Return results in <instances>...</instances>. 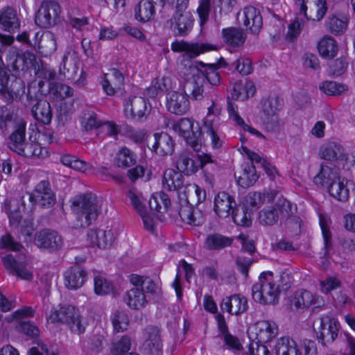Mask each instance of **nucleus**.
I'll return each mask as SVG.
<instances>
[{
  "mask_svg": "<svg viewBox=\"0 0 355 355\" xmlns=\"http://www.w3.org/2000/svg\"><path fill=\"white\" fill-rule=\"evenodd\" d=\"M79 313L78 309L71 305L64 306L59 310L52 311L49 316L51 322H61L68 324Z\"/></svg>",
  "mask_w": 355,
  "mask_h": 355,
  "instance_id": "obj_32",
  "label": "nucleus"
},
{
  "mask_svg": "<svg viewBox=\"0 0 355 355\" xmlns=\"http://www.w3.org/2000/svg\"><path fill=\"white\" fill-rule=\"evenodd\" d=\"M96 201L95 196L91 193L80 195L73 199L72 207L80 222V227L89 226L96 220L100 211Z\"/></svg>",
  "mask_w": 355,
  "mask_h": 355,
  "instance_id": "obj_4",
  "label": "nucleus"
},
{
  "mask_svg": "<svg viewBox=\"0 0 355 355\" xmlns=\"http://www.w3.org/2000/svg\"><path fill=\"white\" fill-rule=\"evenodd\" d=\"M295 4L299 7L301 14L307 19L320 21L327 11L326 0H314L313 7L311 8L309 14L307 13V0H295Z\"/></svg>",
  "mask_w": 355,
  "mask_h": 355,
  "instance_id": "obj_20",
  "label": "nucleus"
},
{
  "mask_svg": "<svg viewBox=\"0 0 355 355\" xmlns=\"http://www.w3.org/2000/svg\"><path fill=\"white\" fill-rule=\"evenodd\" d=\"M166 106L170 112L183 115L189 110L190 102L185 92L172 91L166 94Z\"/></svg>",
  "mask_w": 355,
  "mask_h": 355,
  "instance_id": "obj_14",
  "label": "nucleus"
},
{
  "mask_svg": "<svg viewBox=\"0 0 355 355\" xmlns=\"http://www.w3.org/2000/svg\"><path fill=\"white\" fill-rule=\"evenodd\" d=\"M12 131L9 137L8 147L16 153L26 141V126L25 120L16 116L12 122Z\"/></svg>",
  "mask_w": 355,
  "mask_h": 355,
  "instance_id": "obj_16",
  "label": "nucleus"
},
{
  "mask_svg": "<svg viewBox=\"0 0 355 355\" xmlns=\"http://www.w3.org/2000/svg\"><path fill=\"white\" fill-rule=\"evenodd\" d=\"M25 93V84L20 79L12 82L10 86L7 85V89L3 92L4 96L8 101H19Z\"/></svg>",
  "mask_w": 355,
  "mask_h": 355,
  "instance_id": "obj_49",
  "label": "nucleus"
},
{
  "mask_svg": "<svg viewBox=\"0 0 355 355\" xmlns=\"http://www.w3.org/2000/svg\"><path fill=\"white\" fill-rule=\"evenodd\" d=\"M193 19L189 12H175L173 17L166 21V27L170 28L175 35L185 36L193 26Z\"/></svg>",
  "mask_w": 355,
  "mask_h": 355,
  "instance_id": "obj_13",
  "label": "nucleus"
},
{
  "mask_svg": "<svg viewBox=\"0 0 355 355\" xmlns=\"http://www.w3.org/2000/svg\"><path fill=\"white\" fill-rule=\"evenodd\" d=\"M234 239L220 234H208L205 240L204 248L208 250H220L232 245Z\"/></svg>",
  "mask_w": 355,
  "mask_h": 355,
  "instance_id": "obj_35",
  "label": "nucleus"
},
{
  "mask_svg": "<svg viewBox=\"0 0 355 355\" xmlns=\"http://www.w3.org/2000/svg\"><path fill=\"white\" fill-rule=\"evenodd\" d=\"M262 125L268 132H277L280 128L278 114L261 115Z\"/></svg>",
  "mask_w": 355,
  "mask_h": 355,
  "instance_id": "obj_62",
  "label": "nucleus"
},
{
  "mask_svg": "<svg viewBox=\"0 0 355 355\" xmlns=\"http://www.w3.org/2000/svg\"><path fill=\"white\" fill-rule=\"evenodd\" d=\"M247 299L239 294L232 295L223 298L220 308L232 315H239L248 309Z\"/></svg>",
  "mask_w": 355,
  "mask_h": 355,
  "instance_id": "obj_24",
  "label": "nucleus"
},
{
  "mask_svg": "<svg viewBox=\"0 0 355 355\" xmlns=\"http://www.w3.org/2000/svg\"><path fill=\"white\" fill-rule=\"evenodd\" d=\"M129 323L128 315L123 311H116L112 318L114 329L116 332L125 330Z\"/></svg>",
  "mask_w": 355,
  "mask_h": 355,
  "instance_id": "obj_64",
  "label": "nucleus"
},
{
  "mask_svg": "<svg viewBox=\"0 0 355 355\" xmlns=\"http://www.w3.org/2000/svg\"><path fill=\"white\" fill-rule=\"evenodd\" d=\"M231 215L233 221L238 225L249 227L252 224L251 214L244 207H235Z\"/></svg>",
  "mask_w": 355,
  "mask_h": 355,
  "instance_id": "obj_56",
  "label": "nucleus"
},
{
  "mask_svg": "<svg viewBox=\"0 0 355 355\" xmlns=\"http://www.w3.org/2000/svg\"><path fill=\"white\" fill-rule=\"evenodd\" d=\"M35 245L40 250L53 252L62 245V239L55 231L44 229L35 234L33 238Z\"/></svg>",
  "mask_w": 355,
  "mask_h": 355,
  "instance_id": "obj_11",
  "label": "nucleus"
},
{
  "mask_svg": "<svg viewBox=\"0 0 355 355\" xmlns=\"http://www.w3.org/2000/svg\"><path fill=\"white\" fill-rule=\"evenodd\" d=\"M148 202L150 209L158 212L166 211L171 205L168 196L163 191L153 194Z\"/></svg>",
  "mask_w": 355,
  "mask_h": 355,
  "instance_id": "obj_48",
  "label": "nucleus"
},
{
  "mask_svg": "<svg viewBox=\"0 0 355 355\" xmlns=\"http://www.w3.org/2000/svg\"><path fill=\"white\" fill-rule=\"evenodd\" d=\"M101 121L97 119V115L93 111H87L83 114L81 125L84 130L88 131L93 129L98 130Z\"/></svg>",
  "mask_w": 355,
  "mask_h": 355,
  "instance_id": "obj_61",
  "label": "nucleus"
},
{
  "mask_svg": "<svg viewBox=\"0 0 355 355\" xmlns=\"http://www.w3.org/2000/svg\"><path fill=\"white\" fill-rule=\"evenodd\" d=\"M16 153L26 157H44L47 155V150L45 148L41 146L37 142L34 141H26L22 146L19 148Z\"/></svg>",
  "mask_w": 355,
  "mask_h": 355,
  "instance_id": "obj_46",
  "label": "nucleus"
},
{
  "mask_svg": "<svg viewBox=\"0 0 355 355\" xmlns=\"http://www.w3.org/2000/svg\"><path fill=\"white\" fill-rule=\"evenodd\" d=\"M171 49L173 52L182 53L179 57L180 64L186 71L184 75H194L196 72H201L202 78H206L212 85L220 84V75L216 70V64H207L200 61L197 66L193 64L192 60L205 52L216 50L217 47L208 43L189 42L185 40H175L171 43Z\"/></svg>",
  "mask_w": 355,
  "mask_h": 355,
  "instance_id": "obj_1",
  "label": "nucleus"
},
{
  "mask_svg": "<svg viewBox=\"0 0 355 355\" xmlns=\"http://www.w3.org/2000/svg\"><path fill=\"white\" fill-rule=\"evenodd\" d=\"M222 35L225 43L232 47L242 46L246 40L245 32L241 28L236 27L223 28Z\"/></svg>",
  "mask_w": 355,
  "mask_h": 355,
  "instance_id": "obj_34",
  "label": "nucleus"
},
{
  "mask_svg": "<svg viewBox=\"0 0 355 355\" xmlns=\"http://www.w3.org/2000/svg\"><path fill=\"white\" fill-rule=\"evenodd\" d=\"M279 218V213L274 206L263 209L259 214V221L263 225H273L278 222Z\"/></svg>",
  "mask_w": 355,
  "mask_h": 355,
  "instance_id": "obj_53",
  "label": "nucleus"
},
{
  "mask_svg": "<svg viewBox=\"0 0 355 355\" xmlns=\"http://www.w3.org/2000/svg\"><path fill=\"white\" fill-rule=\"evenodd\" d=\"M172 130L182 137L188 145L199 152L202 147V131L197 122L190 118H181L171 125Z\"/></svg>",
  "mask_w": 355,
  "mask_h": 355,
  "instance_id": "obj_5",
  "label": "nucleus"
},
{
  "mask_svg": "<svg viewBox=\"0 0 355 355\" xmlns=\"http://www.w3.org/2000/svg\"><path fill=\"white\" fill-rule=\"evenodd\" d=\"M347 24L345 20L341 19L335 15L329 17L326 21L327 29L333 34L343 33L347 28Z\"/></svg>",
  "mask_w": 355,
  "mask_h": 355,
  "instance_id": "obj_59",
  "label": "nucleus"
},
{
  "mask_svg": "<svg viewBox=\"0 0 355 355\" xmlns=\"http://www.w3.org/2000/svg\"><path fill=\"white\" fill-rule=\"evenodd\" d=\"M3 209L9 218L12 225H19L21 223V216L19 211L18 200L15 198H6L3 202Z\"/></svg>",
  "mask_w": 355,
  "mask_h": 355,
  "instance_id": "obj_47",
  "label": "nucleus"
},
{
  "mask_svg": "<svg viewBox=\"0 0 355 355\" xmlns=\"http://www.w3.org/2000/svg\"><path fill=\"white\" fill-rule=\"evenodd\" d=\"M60 162L64 165L81 172L94 169L93 166L89 163L71 155H62L60 157Z\"/></svg>",
  "mask_w": 355,
  "mask_h": 355,
  "instance_id": "obj_50",
  "label": "nucleus"
},
{
  "mask_svg": "<svg viewBox=\"0 0 355 355\" xmlns=\"http://www.w3.org/2000/svg\"><path fill=\"white\" fill-rule=\"evenodd\" d=\"M31 113L36 121L44 125L49 124L53 116L50 103L44 99L34 104Z\"/></svg>",
  "mask_w": 355,
  "mask_h": 355,
  "instance_id": "obj_33",
  "label": "nucleus"
},
{
  "mask_svg": "<svg viewBox=\"0 0 355 355\" xmlns=\"http://www.w3.org/2000/svg\"><path fill=\"white\" fill-rule=\"evenodd\" d=\"M35 59V55L30 51L22 52L14 46L8 51L6 61L7 67L17 76L20 71H24L28 64L32 63Z\"/></svg>",
  "mask_w": 355,
  "mask_h": 355,
  "instance_id": "obj_7",
  "label": "nucleus"
},
{
  "mask_svg": "<svg viewBox=\"0 0 355 355\" xmlns=\"http://www.w3.org/2000/svg\"><path fill=\"white\" fill-rule=\"evenodd\" d=\"M153 137L154 141L152 144V150L160 155H167L173 153L175 144L168 134L155 133Z\"/></svg>",
  "mask_w": 355,
  "mask_h": 355,
  "instance_id": "obj_29",
  "label": "nucleus"
},
{
  "mask_svg": "<svg viewBox=\"0 0 355 355\" xmlns=\"http://www.w3.org/2000/svg\"><path fill=\"white\" fill-rule=\"evenodd\" d=\"M256 87L254 83L246 79L234 83L232 87V97L242 101L247 100L254 95Z\"/></svg>",
  "mask_w": 355,
  "mask_h": 355,
  "instance_id": "obj_31",
  "label": "nucleus"
},
{
  "mask_svg": "<svg viewBox=\"0 0 355 355\" xmlns=\"http://www.w3.org/2000/svg\"><path fill=\"white\" fill-rule=\"evenodd\" d=\"M136 162L133 153L126 147L122 148L116 154L115 163L119 167H129Z\"/></svg>",
  "mask_w": 355,
  "mask_h": 355,
  "instance_id": "obj_57",
  "label": "nucleus"
},
{
  "mask_svg": "<svg viewBox=\"0 0 355 355\" xmlns=\"http://www.w3.org/2000/svg\"><path fill=\"white\" fill-rule=\"evenodd\" d=\"M293 303L297 308L304 309L311 305L320 304V297L310 291L302 290L295 292Z\"/></svg>",
  "mask_w": 355,
  "mask_h": 355,
  "instance_id": "obj_42",
  "label": "nucleus"
},
{
  "mask_svg": "<svg viewBox=\"0 0 355 355\" xmlns=\"http://www.w3.org/2000/svg\"><path fill=\"white\" fill-rule=\"evenodd\" d=\"M349 182L340 176L331 184L329 185L328 191L333 198L340 202L348 200L350 193Z\"/></svg>",
  "mask_w": 355,
  "mask_h": 355,
  "instance_id": "obj_30",
  "label": "nucleus"
},
{
  "mask_svg": "<svg viewBox=\"0 0 355 355\" xmlns=\"http://www.w3.org/2000/svg\"><path fill=\"white\" fill-rule=\"evenodd\" d=\"M129 281L134 286H139L144 293L155 294L158 289L155 282L148 277L132 274L129 276Z\"/></svg>",
  "mask_w": 355,
  "mask_h": 355,
  "instance_id": "obj_45",
  "label": "nucleus"
},
{
  "mask_svg": "<svg viewBox=\"0 0 355 355\" xmlns=\"http://www.w3.org/2000/svg\"><path fill=\"white\" fill-rule=\"evenodd\" d=\"M235 207L234 198L225 191L219 192L214 198V211L220 218L230 216Z\"/></svg>",
  "mask_w": 355,
  "mask_h": 355,
  "instance_id": "obj_23",
  "label": "nucleus"
},
{
  "mask_svg": "<svg viewBox=\"0 0 355 355\" xmlns=\"http://www.w3.org/2000/svg\"><path fill=\"white\" fill-rule=\"evenodd\" d=\"M258 178L254 166L247 164L243 168L242 175L238 179V183L243 187H249L257 182Z\"/></svg>",
  "mask_w": 355,
  "mask_h": 355,
  "instance_id": "obj_51",
  "label": "nucleus"
},
{
  "mask_svg": "<svg viewBox=\"0 0 355 355\" xmlns=\"http://www.w3.org/2000/svg\"><path fill=\"white\" fill-rule=\"evenodd\" d=\"M275 350L276 355H302L296 342L286 336L277 339Z\"/></svg>",
  "mask_w": 355,
  "mask_h": 355,
  "instance_id": "obj_37",
  "label": "nucleus"
},
{
  "mask_svg": "<svg viewBox=\"0 0 355 355\" xmlns=\"http://www.w3.org/2000/svg\"><path fill=\"white\" fill-rule=\"evenodd\" d=\"M61 13L59 3L54 1H43L35 18V24L44 28L56 24Z\"/></svg>",
  "mask_w": 355,
  "mask_h": 355,
  "instance_id": "obj_6",
  "label": "nucleus"
},
{
  "mask_svg": "<svg viewBox=\"0 0 355 355\" xmlns=\"http://www.w3.org/2000/svg\"><path fill=\"white\" fill-rule=\"evenodd\" d=\"M279 293V286L275 283L272 272L261 273L259 281L252 288L254 300L263 304L275 303L277 300Z\"/></svg>",
  "mask_w": 355,
  "mask_h": 355,
  "instance_id": "obj_3",
  "label": "nucleus"
},
{
  "mask_svg": "<svg viewBox=\"0 0 355 355\" xmlns=\"http://www.w3.org/2000/svg\"><path fill=\"white\" fill-rule=\"evenodd\" d=\"M339 177L338 169L331 166L322 164L320 171L314 177V182L317 185L327 186L329 187L331 182H334Z\"/></svg>",
  "mask_w": 355,
  "mask_h": 355,
  "instance_id": "obj_36",
  "label": "nucleus"
},
{
  "mask_svg": "<svg viewBox=\"0 0 355 355\" xmlns=\"http://www.w3.org/2000/svg\"><path fill=\"white\" fill-rule=\"evenodd\" d=\"M78 59L74 53L66 51L62 57L60 67V76L71 80L74 79L78 72Z\"/></svg>",
  "mask_w": 355,
  "mask_h": 355,
  "instance_id": "obj_27",
  "label": "nucleus"
},
{
  "mask_svg": "<svg viewBox=\"0 0 355 355\" xmlns=\"http://www.w3.org/2000/svg\"><path fill=\"white\" fill-rule=\"evenodd\" d=\"M340 324L338 321L329 315H324L320 318L318 338L323 345L333 343L338 337Z\"/></svg>",
  "mask_w": 355,
  "mask_h": 355,
  "instance_id": "obj_10",
  "label": "nucleus"
},
{
  "mask_svg": "<svg viewBox=\"0 0 355 355\" xmlns=\"http://www.w3.org/2000/svg\"><path fill=\"white\" fill-rule=\"evenodd\" d=\"M184 194L186 199L184 205H181L179 209V216L181 219L187 223L198 226L204 222L203 214L201 211L195 209L189 202V196H196L197 203L203 202L206 198V192L203 189L195 184H187L185 185Z\"/></svg>",
  "mask_w": 355,
  "mask_h": 355,
  "instance_id": "obj_2",
  "label": "nucleus"
},
{
  "mask_svg": "<svg viewBox=\"0 0 355 355\" xmlns=\"http://www.w3.org/2000/svg\"><path fill=\"white\" fill-rule=\"evenodd\" d=\"M3 260L5 268L12 275L25 280H31L33 279L32 272L27 269L26 265L21 260V257L17 259L10 254L6 255Z\"/></svg>",
  "mask_w": 355,
  "mask_h": 355,
  "instance_id": "obj_18",
  "label": "nucleus"
},
{
  "mask_svg": "<svg viewBox=\"0 0 355 355\" xmlns=\"http://www.w3.org/2000/svg\"><path fill=\"white\" fill-rule=\"evenodd\" d=\"M101 85L103 91L107 95L112 96L122 89L124 85V76L119 70L112 68L105 73Z\"/></svg>",
  "mask_w": 355,
  "mask_h": 355,
  "instance_id": "obj_17",
  "label": "nucleus"
},
{
  "mask_svg": "<svg viewBox=\"0 0 355 355\" xmlns=\"http://www.w3.org/2000/svg\"><path fill=\"white\" fill-rule=\"evenodd\" d=\"M20 21L16 10L6 7L0 10V28L10 33L19 28Z\"/></svg>",
  "mask_w": 355,
  "mask_h": 355,
  "instance_id": "obj_26",
  "label": "nucleus"
},
{
  "mask_svg": "<svg viewBox=\"0 0 355 355\" xmlns=\"http://www.w3.org/2000/svg\"><path fill=\"white\" fill-rule=\"evenodd\" d=\"M150 111L147 99L141 96H131L124 101V112L128 117L141 119Z\"/></svg>",
  "mask_w": 355,
  "mask_h": 355,
  "instance_id": "obj_12",
  "label": "nucleus"
},
{
  "mask_svg": "<svg viewBox=\"0 0 355 355\" xmlns=\"http://www.w3.org/2000/svg\"><path fill=\"white\" fill-rule=\"evenodd\" d=\"M94 292L98 295H105L113 291V285L102 274H98L94 277Z\"/></svg>",
  "mask_w": 355,
  "mask_h": 355,
  "instance_id": "obj_54",
  "label": "nucleus"
},
{
  "mask_svg": "<svg viewBox=\"0 0 355 355\" xmlns=\"http://www.w3.org/2000/svg\"><path fill=\"white\" fill-rule=\"evenodd\" d=\"M40 53L46 57L53 53L57 49L56 37L53 33L47 31L42 36L38 44Z\"/></svg>",
  "mask_w": 355,
  "mask_h": 355,
  "instance_id": "obj_44",
  "label": "nucleus"
},
{
  "mask_svg": "<svg viewBox=\"0 0 355 355\" xmlns=\"http://www.w3.org/2000/svg\"><path fill=\"white\" fill-rule=\"evenodd\" d=\"M319 155L326 160H336L343 156L344 148L338 143L329 141L320 147Z\"/></svg>",
  "mask_w": 355,
  "mask_h": 355,
  "instance_id": "obj_39",
  "label": "nucleus"
},
{
  "mask_svg": "<svg viewBox=\"0 0 355 355\" xmlns=\"http://www.w3.org/2000/svg\"><path fill=\"white\" fill-rule=\"evenodd\" d=\"M50 94L59 100H62L68 97H71L73 94V89L69 86L56 83L50 87Z\"/></svg>",
  "mask_w": 355,
  "mask_h": 355,
  "instance_id": "obj_58",
  "label": "nucleus"
},
{
  "mask_svg": "<svg viewBox=\"0 0 355 355\" xmlns=\"http://www.w3.org/2000/svg\"><path fill=\"white\" fill-rule=\"evenodd\" d=\"M130 338L126 336H123L121 340L113 343L111 351V355H124L128 354L130 349Z\"/></svg>",
  "mask_w": 355,
  "mask_h": 355,
  "instance_id": "obj_63",
  "label": "nucleus"
},
{
  "mask_svg": "<svg viewBox=\"0 0 355 355\" xmlns=\"http://www.w3.org/2000/svg\"><path fill=\"white\" fill-rule=\"evenodd\" d=\"M176 168L179 172L187 175L195 173L198 170L192 158V154L189 152H182L179 154L176 161Z\"/></svg>",
  "mask_w": 355,
  "mask_h": 355,
  "instance_id": "obj_40",
  "label": "nucleus"
},
{
  "mask_svg": "<svg viewBox=\"0 0 355 355\" xmlns=\"http://www.w3.org/2000/svg\"><path fill=\"white\" fill-rule=\"evenodd\" d=\"M282 218L288 219L292 217L297 211V206L284 198H279L274 206Z\"/></svg>",
  "mask_w": 355,
  "mask_h": 355,
  "instance_id": "obj_52",
  "label": "nucleus"
},
{
  "mask_svg": "<svg viewBox=\"0 0 355 355\" xmlns=\"http://www.w3.org/2000/svg\"><path fill=\"white\" fill-rule=\"evenodd\" d=\"M164 188L168 191L179 190L180 193H184L185 185H184V177L179 171L173 169H166L162 179Z\"/></svg>",
  "mask_w": 355,
  "mask_h": 355,
  "instance_id": "obj_28",
  "label": "nucleus"
},
{
  "mask_svg": "<svg viewBox=\"0 0 355 355\" xmlns=\"http://www.w3.org/2000/svg\"><path fill=\"white\" fill-rule=\"evenodd\" d=\"M318 49L322 58L331 59L336 55L338 48L336 41L332 37L325 35L319 41Z\"/></svg>",
  "mask_w": 355,
  "mask_h": 355,
  "instance_id": "obj_38",
  "label": "nucleus"
},
{
  "mask_svg": "<svg viewBox=\"0 0 355 355\" xmlns=\"http://www.w3.org/2000/svg\"><path fill=\"white\" fill-rule=\"evenodd\" d=\"M87 272L80 266L69 268L64 273V285L71 290L80 288L86 281Z\"/></svg>",
  "mask_w": 355,
  "mask_h": 355,
  "instance_id": "obj_25",
  "label": "nucleus"
},
{
  "mask_svg": "<svg viewBox=\"0 0 355 355\" xmlns=\"http://www.w3.org/2000/svg\"><path fill=\"white\" fill-rule=\"evenodd\" d=\"M155 4L162 7L160 12H165L166 0H141L135 8V19L141 22H147L155 15Z\"/></svg>",
  "mask_w": 355,
  "mask_h": 355,
  "instance_id": "obj_15",
  "label": "nucleus"
},
{
  "mask_svg": "<svg viewBox=\"0 0 355 355\" xmlns=\"http://www.w3.org/2000/svg\"><path fill=\"white\" fill-rule=\"evenodd\" d=\"M237 21L243 26L246 31L252 34H258L263 26V17L260 10L252 6H247L239 12Z\"/></svg>",
  "mask_w": 355,
  "mask_h": 355,
  "instance_id": "obj_8",
  "label": "nucleus"
},
{
  "mask_svg": "<svg viewBox=\"0 0 355 355\" xmlns=\"http://www.w3.org/2000/svg\"><path fill=\"white\" fill-rule=\"evenodd\" d=\"M204 132L210 137L211 146L214 148H219L223 145V141L218 135V128L213 121L206 119L204 121Z\"/></svg>",
  "mask_w": 355,
  "mask_h": 355,
  "instance_id": "obj_55",
  "label": "nucleus"
},
{
  "mask_svg": "<svg viewBox=\"0 0 355 355\" xmlns=\"http://www.w3.org/2000/svg\"><path fill=\"white\" fill-rule=\"evenodd\" d=\"M31 202L40 206L42 208H50L56 202L55 194L51 188V184L48 180H41L35 187L30 194Z\"/></svg>",
  "mask_w": 355,
  "mask_h": 355,
  "instance_id": "obj_9",
  "label": "nucleus"
},
{
  "mask_svg": "<svg viewBox=\"0 0 355 355\" xmlns=\"http://www.w3.org/2000/svg\"><path fill=\"white\" fill-rule=\"evenodd\" d=\"M320 89L327 95L338 96L347 91V87L334 81H326L321 84Z\"/></svg>",
  "mask_w": 355,
  "mask_h": 355,
  "instance_id": "obj_60",
  "label": "nucleus"
},
{
  "mask_svg": "<svg viewBox=\"0 0 355 355\" xmlns=\"http://www.w3.org/2000/svg\"><path fill=\"white\" fill-rule=\"evenodd\" d=\"M143 348L146 354L150 355H161L162 353V343L159 331L157 327H148L146 329V339Z\"/></svg>",
  "mask_w": 355,
  "mask_h": 355,
  "instance_id": "obj_21",
  "label": "nucleus"
},
{
  "mask_svg": "<svg viewBox=\"0 0 355 355\" xmlns=\"http://www.w3.org/2000/svg\"><path fill=\"white\" fill-rule=\"evenodd\" d=\"M87 241L92 247L101 249L110 248L114 241V236L111 230L101 229L89 230L87 234Z\"/></svg>",
  "mask_w": 355,
  "mask_h": 355,
  "instance_id": "obj_19",
  "label": "nucleus"
},
{
  "mask_svg": "<svg viewBox=\"0 0 355 355\" xmlns=\"http://www.w3.org/2000/svg\"><path fill=\"white\" fill-rule=\"evenodd\" d=\"M255 340L259 342H270L278 334L279 328L277 324L272 320H259L254 324Z\"/></svg>",
  "mask_w": 355,
  "mask_h": 355,
  "instance_id": "obj_22",
  "label": "nucleus"
},
{
  "mask_svg": "<svg viewBox=\"0 0 355 355\" xmlns=\"http://www.w3.org/2000/svg\"><path fill=\"white\" fill-rule=\"evenodd\" d=\"M227 112L229 113L230 117L239 126L242 127L243 129L245 131L250 132L251 134L256 135L260 138H264L263 135L254 129L252 127H250L245 123L243 119L239 116L238 112V107L237 105L232 102L230 98H227Z\"/></svg>",
  "mask_w": 355,
  "mask_h": 355,
  "instance_id": "obj_41",
  "label": "nucleus"
},
{
  "mask_svg": "<svg viewBox=\"0 0 355 355\" xmlns=\"http://www.w3.org/2000/svg\"><path fill=\"white\" fill-rule=\"evenodd\" d=\"M127 304L133 309L143 307L148 302V297L139 286H135L126 293Z\"/></svg>",
  "mask_w": 355,
  "mask_h": 355,
  "instance_id": "obj_43",
  "label": "nucleus"
}]
</instances>
